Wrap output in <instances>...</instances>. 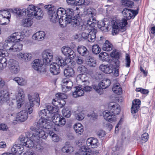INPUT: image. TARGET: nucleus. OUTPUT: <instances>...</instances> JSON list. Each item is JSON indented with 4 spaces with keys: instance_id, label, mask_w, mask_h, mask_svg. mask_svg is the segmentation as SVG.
Listing matches in <instances>:
<instances>
[{
    "instance_id": "1",
    "label": "nucleus",
    "mask_w": 155,
    "mask_h": 155,
    "mask_svg": "<svg viewBox=\"0 0 155 155\" xmlns=\"http://www.w3.org/2000/svg\"><path fill=\"white\" fill-rule=\"evenodd\" d=\"M53 117H41L39 119L38 122L35 123V126L37 125V128H43L49 130H48V133L52 132L53 131H58V126L56 125L55 123L53 122Z\"/></svg>"
},
{
    "instance_id": "5",
    "label": "nucleus",
    "mask_w": 155,
    "mask_h": 155,
    "mask_svg": "<svg viewBox=\"0 0 155 155\" xmlns=\"http://www.w3.org/2000/svg\"><path fill=\"white\" fill-rule=\"evenodd\" d=\"M66 64L62 57L59 56L56 58V62L51 64L50 66V71L53 75H57L60 72V66L63 67Z\"/></svg>"
},
{
    "instance_id": "13",
    "label": "nucleus",
    "mask_w": 155,
    "mask_h": 155,
    "mask_svg": "<svg viewBox=\"0 0 155 155\" xmlns=\"http://www.w3.org/2000/svg\"><path fill=\"white\" fill-rule=\"evenodd\" d=\"M7 11L10 12H11L15 14L16 16L20 17L23 16H26L28 17V8L27 9L23 8L22 9L19 8H15L13 9H9L8 10L7 9ZM10 16V15H9Z\"/></svg>"
},
{
    "instance_id": "36",
    "label": "nucleus",
    "mask_w": 155,
    "mask_h": 155,
    "mask_svg": "<svg viewBox=\"0 0 155 155\" xmlns=\"http://www.w3.org/2000/svg\"><path fill=\"white\" fill-rule=\"evenodd\" d=\"M122 14L124 15L126 19L123 18L122 19H125L127 21V20L130 19L133 17V13H132L131 10L127 8H124L122 11Z\"/></svg>"
},
{
    "instance_id": "48",
    "label": "nucleus",
    "mask_w": 155,
    "mask_h": 155,
    "mask_svg": "<svg viewBox=\"0 0 155 155\" xmlns=\"http://www.w3.org/2000/svg\"><path fill=\"white\" fill-rule=\"evenodd\" d=\"M59 19V23L60 24V26L62 28H64L68 24L70 23V20H68V18L67 17H65V19L64 20L62 18H60Z\"/></svg>"
},
{
    "instance_id": "59",
    "label": "nucleus",
    "mask_w": 155,
    "mask_h": 155,
    "mask_svg": "<svg viewBox=\"0 0 155 155\" xmlns=\"http://www.w3.org/2000/svg\"><path fill=\"white\" fill-rule=\"evenodd\" d=\"M28 117H16L15 119L14 120L13 123L16 124L17 122H20L25 121L27 119Z\"/></svg>"
},
{
    "instance_id": "8",
    "label": "nucleus",
    "mask_w": 155,
    "mask_h": 155,
    "mask_svg": "<svg viewBox=\"0 0 155 155\" xmlns=\"http://www.w3.org/2000/svg\"><path fill=\"white\" fill-rule=\"evenodd\" d=\"M55 96L57 98L53 99L52 103L57 108H61L65 104V101L63 99H65L66 97L61 93H57Z\"/></svg>"
},
{
    "instance_id": "56",
    "label": "nucleus",
    "mask_w": 155,
    "mask_h": 155,
    "mask_svg": "<svg viewBox=\"0 0 155 155\" xmlns=\"http://www.w3.org/2000/svg\"><path fill=\"white\" fill-rule=\"evenodd\" d=\"M93 88L99 94H103L104 88L99 84L98 85H94Z\"/></svg>"
},
{
    "instance_id": "55",
    "label": "nucleus",
    "mask_w": 155,
    "mask_h": 155,
    "mask_svg": "<svg viewBox=\"0 0 155 155\" xmlns=\"http://www.w3.org/2000/svg\"><path fill=\"white\" fill-rule=\"evenodd\" d=\"M92 52L95 54H98L101 51V48L97 44L93 45L92 47Z\"/></svg>"
},
{
    "instance_id": "63",
    "label": "nucleus",
    "mask_w": 155,
    "mask_h": 155,
    "mask_svg": "<svg viewBox=\"0 0 155 155\" xmlns=\"http://www.w3.org/2000/svg\"><path fill=\"white\" fill-rule=\"evenodd\" d=\"M136 91L137 92H140L142 94H148L149 91L148 90L144 89L142 88H137L136 89Z\"/></svg>"
},
{
    "instance_id": "34",
    "label": "nucleus",
    "mask_w": 155,
    "mask_h": 155,
    "mask_svg": "<svg viewBox=\"0 0 155 155\" xmlns=\"http://www.w3.org/2000/svg\"><path fill=\"white\" fill-rule=\"evenodd\" d=\"M13 42L9 37L8 39L5 41V42L3 45V48L6 50L11 52L12 47V42Z\"/></svg>"
},
{
    "instance_id": "10",
    "label": "nucleus",
    "mask_w": 155,
    "mask_h": 155,
    "mask_svg": "<svg viewBox=\"0 0 155 155\" xmlns=\"http://www.w3.org/2000/svg\"><path fill=\"white\" fill-rule=\"evenodd\" d=\"M44 62L41 59H36L34 60L31 63L32 68L39 73H44L45 69L43 66Z\"/></svg>"
},
{
    "instance_id": "35",
    "label": "nucleus",
    "mask_w": 155,
    "mask_h": 155,
    "mask_svg": "<svg viewBox=\"0 0 155 155\" xmlns=\"http://www.w3.org/2000/svg\"><path fill=\"white\" fill-rule=\"evenodd\" d=\"M13 42L9 37L8 39L5 41V42L3 45V48L6 50L11 52L12 47V42Z\"/></svg>"
},
{
    "instance_id": "15",
    "label": "nucleus",
    "mask_w": 155,
    "mask_h": 155,
    "mask_svg": "<svg viewBox=\"0 0 155 155\" xmlns=\"http://www.w3.org/2000/svg\"><path fill=\"white\" fill-rule=\"evenodd\" d=\"M62 90L63 92H66L69 91L72 87L73 83L69 79L65 78L62 81Z\"/></svg>"
},
{
    "instance_id": "42",
    "label": "nucleus",
    "mask_w": 155,
    "mask_h": 155,
    "mask_svg": "<svg viewBox=\"0 0 155 155\" xmlns=\"http://www.w3.org/2000/svg\"><path fill=\"white\" fill-rule=\"evenodd\" d=\"M112 90L115 94L118 95H120L122 93V88L118 83H116L113 85Z\"/></svg>"
},
{
    "instance_id": "26",
    "label": "nucleus",
    "mask_w": 155,
    "mask_h": 155,
    "mask_svg": "<svg viewBox=\"0 0 155 155\" xmlns=\"http://www.w3.org/2000/svg\"><path fill=\"white\" fill-rule=\"evenodd\" d=\"M91 31L89 32L88 35L87 39L88 41L91 42H93L95 40L96 36V34L97 32L96 28L94 27L91 29H90Z\"/></svg>"
},
{
    "instance_id": "21",
    "label": "nucleus",
    "mask_w": 155,
    "mask_h": 155,
    "mask_svg": "<svg viewBox=\"0 0 155 155\" xmlns=\"http://www.w3.org/2000/svg\"><path fill=\"white\" fill-rule=\"evenodd\" d=\"M86 143L88 147H89L92 148H96L98 146V140L96 138L90 137L87 139Z\"/></svg>"
},
{
    "instance_id": "60",
    "label": "nucleus",
    "mask_w": 155,
    "mask_h": 155,
    "mask_svg": "<svg viewBox=\"0 0 155 155\" xmlns=\"http://www.w3.org/2000/svg\"><path fill=\"white\" fill-rule=\"evenodd\" d=\"M89 85H86V84H80L79 85L82 87L83 90L86 92L89 91H91L92 88L90 86H88Z\"/></svg>"
},
{
    "instance_id": "54",
    "label": "nucleus",
    "mask_w": 155,
    "mask_h": 155,
    "mask_svg": "<svg viewBox=\"0 0 155 155\" xmlns=\"http://www.w3.org/2000/svg\"><path fill=\"white\" fill-rule=\"evenodd\" d=\"M120 53L116 50H114L110 54V56L112 58H115L114 62L116 60H118V59L120 57Z\"/></svg>"
},
{
    "instance_id": "4",
    "label": "nucleus",
    "mask_w": 155,
    "mask_h": 155,
    "mask_svg": "<svg viewBox=\"0 0 155 155\" xmlns=\"http://www.w3.org/2000/svg\"><path fill=\"white\" fill-rule=\"evenodd\" d=\"M108 110H105L100 113V116H115L118 115L120 111V107L117 103L111 102L108 105Z\"/></svg>"
},
{
    "instance_id": "44",
    "label": "nucleus",
    "mask_w": 155,
    "mask_h": 155,
    "mask_svg": "<svg viewBox=\"0 0 155 155\" xmlns=\"http://www.w3.org/2000/svg\"><path fill=\"white\" fill-rule=\"evenodd\" d=\"M70 23L71 25L74 27H76L77 26L80 25V17H74L71 19V18H69Z\"/></svg>"
},
{
    "instance_id": "49",
    "label": "nucleus",
    "mask_w": 155,
    "mask_h": 155,
    "mask_svg": "<svg viewBox=\"0 0 155 155\" xmlns=\"http://www.w3.org/2000/svg\"><path fill=\"white\" fill-rule=\"evenodd\" d=\"M96 20H95V18L93 17H90V18L87 20V26H89L91 28L94 27L96 24Z\"/></svg>"
},
{
    "instance_id": "32",
    "label": "nucleus",
    "mask_w": 155,
    "mask_h": 155,
    "mask_svg": "<svg viewBox=\"0 0 155 155\" xmlns=\"http://www.w3.org/2000/svg\"><path fill=\"white\" fill-rule=\"evenodd\" d=\"M120 65V61L119 60H116L113 62V71L114 70V74L115 77L119 75V68Z\"/></svg>"
},
{
    "instance_id": "25",
    "label": "nucleus",
    "mask_w": 155,
    "mask_h": 155,
    "mask_svg": "<svg viewBox=\"0 0 155 155\" xmlns=\"http://www.w3.org/2000/svg\"><path fill=\"white\" fill-rule=\"evenodd\" d=\"M9 99V94L7 90H2L0 91V101L1 102H7Z\"/></svg>"
},
{
    "instance_id": "45",
    "label": "nucleus",
    "mask_w": 155,
    "mask_h": 155,
    "mask_svg": "<svg viewBox=\"0 0 155 155\" xmlns=\"http://www.w3.org/2000/svg\"><path fill=\"white\" fill-rule=\"evenodd\" d=\"M74 72L73 69L71 68H67L64 71V75L66 77H70L74 75Z\"/></svg>"
},
{
    "instance_id": "23",
    "label": "nucleus",
    "mask_w": 155,
    "mask_h": 155,
    "mask_svg": "<svg viewBox=\"0 0 155 155\" xmlns=\"http://www.w3.org/2000/svg\"><path fill=\"white\" fill-rule=\"evenodd\" d=\"M45 35L46 34L45 32L40 31L34 34L32 38V39L34 40L40 41L44 40Z\"/></svg>"
},
{
    "instance_id": "27",
    "label": "nucleus",
    "mask_w": 155,
    "mask_h": 155,
    "mask_svg": "<svg viewBox=\"0 0 155 155\" xmlns=\"http://www.w3.org/2000/svg\"><path fill=\"white\" fill-rule=\"evenodd\" d=\"M67 3L69 5H81L83 4L88 5L89 3L85 2V0H66Z\"/></svg>"
},
{
    "instance_id": "30",
    "label": "nucleus",
    "mask_w": 155,
    "mask_h": 155,
    "mask_svg": "<svg viewBox=\"0 0 155 155\" xmlns=\"http://www.w3.org/2000/svg\"><path fill=\"white\" fill-rule=\"evenodd\" d=\"M22 44L21 42L13 41L12 42L11 52L20 51L22 49Z\"/></svg>"
},
{
    "instance_id": "53",
    "label": "nucleus",
    "mask_w": 155,
    "mask_h": 155,
    "mask_svg": "<svg viewBox=\"0 0 155 155\" xmlns=\"http://www.w3.org/2000/svg\"><path fill=\"white\" fill-rule=\"evenodd\" d=\"M88 33H87L85 32H83L81 34H79V35H76L75 37L76 39L79 38V39H81V40L82 39H86L87 38L88 35Z\"/></svg>"
},
{
    "instance_id": "58",
    "label": "nucleus",
    "mask_w": 155,
    "mask_h": 155,
    "mask_svg": "<svg viewBox=\"0 0 155 155\" xmlns=\"http://www.w3.org/2000/svg\"><path fill=\"white\" fill-rule=\"evenodd\" d=\"M87 71V68L84 65H80L77 68V71L81 74H84L86 73Z\"/></svg>"
},
{
    "instance_id": "7",
    "label": "nucleus",
    "mask_w": 155,
    "mask_h": 155,
    "mask_svg": "<svg viewBox=\"0 0 155 155\" xmlns=\"http://www.w3.org/2000/svg\"><path fill=\"white\" fill-rule=\"evenodd\" d=\"M28 17L33 18L34 17L38 19H41L43 15L42 10L40 8L31 5L28 7Z\"/></svg>"
},
{
    "instance_id": "3",
    "label": "nucleus",
    "mask_w": 155,
    "mask_h": 155,
    "mask_svg": "<svg viewBox=\"0 0 155 155\" xmlns=\"http://www.w3.org/2000/svg\"><path fill=\"white\" fill-rule=\"evenodd\" d=\"M28 97L29 102L26 105V107L28 108V111L22 110L17 114V116H28V113L30 114L32 113L33 110L32 107L34 106L35 102L38 103V104H39L40 100L38 93H35L33 94H28Z\"/></svg>"
},
{
    "instance_id": "62",
    "label": "nucleus",
    "mask_w": 155,
    "mask_h": 155,
    "mask_svg": "<svg viewBox=\"0 0 155 155\" xmlns=\"http://www.w3.org/2000/svg\"><path fill=\"white\" fill-rule=\"evenodd\" d=\"M66 11V16H68V18L69 19L71 18L73 15V11L72 9L68 8L67 10H65Z\"/></svg>"
},
{
    "instance_id": "47",
    "label": "nucleus",
    "mask_w": 155,
    "mask_h": 155,
    "mask_svg": "<svg viewBox=\"0 0 155 155\" xmlns=\"http://www.w3.org/2000/svg\"><path fill=\"white\" fill-rule=\"evenodd\" d=\"M110 80L106 78L102 80L99 84L101 86L102 88L106 89L110 85Z\"/></svg>"
},
{
    "instance_id": "16",
    "label": "nucleus",
    "mask_w": 155,
    "mask_h": 155,
    "mask_svg": "<svg viewBox=\"0 0 155 155\" xmlns=\"http://www.w3.org/2000/svg\"><path fill=\"white\" fill-rule=\"evenodd\" d=\"M62 53L65 56L71 58H74L75 54L73 51L70 47L64 46L61 49Z\"/></svg>"
},
{
    "instance_id": "61",
    "label": "nucleus",
    "mask_w": 155,
    "mask_h": 155,
    "mask_svg": "<svg viewBox=\"0 0 155 155\" xmlns=\"http://www.w3.org/2000/svg\"><path fill=\"white\" fill-rule=\"evenodd\" d=\"M123 5L126 6L131 7L134 5L133 2L127 0H124L122 1Z\"/></svg>"
},
{
    "instance_id": "29",
    "label": "nucleus",
    "mask_w": 155,
    "mask_h": 155,
    "mask_svg": "<svg viewBox=\"0 0 155 155\" xmlns=\"http://www.w3.org/2000/svg\"><path fill=\"white\" fill-rule=\"evenodd\" d=\"M77 50L79 54L83 56L87 57L89 55L88 50L84 46L78 47Z\"/></svg>"
},
{
    "instance_id": "11",
    "label": "nucleus",
    "mask_w": 155,
    "mask_h": 155,
    "mask_svg": "<svg viewBox=\"0 0 155 155\" xmlns=\"http://www.w3.org/2000/svg\"><path fill=\"white\" fill-rule=\"evenodd\" d=\"M8 67L10 71L13 74H17L20 71L19 63L16 60L11 59L8 62Z\"/></svg>"
},
{
    "instance_id": "14",
    "label": "nucleus",
    "mask_w": 155,
    "mask_h": 155,
    "mask_svg": "<svg viewBox=\"0 0 155 155\" xmlns=\"http://www.w3.org/2000/svg\"><path fill=\"white\" fill-rule=\"evenodd\" d=\"M42 56L43 62L46 64L50 63L52 60L53 53L51 51L47 50L43 51Z\"/></svg>"
},
{
    "instance_id": "28",
    "label": "nucleus",
    "mask_w": 155,
    "mask_h": 155,
    "mask_svg": "<svg viewBox=\"0 0 155 155\" xmlns=\"http://www.w3.org/2000/svg\"><path fill=\"white\" fill-rule=\"evenodd\" d=\"M4 54V51L0 49V70H2L5 68L7 64L6 59L2 57Z\"/></svg>"
},
{
    "instance_id": "31",
    "label": "nucleus",
    "mask_w": 155,
    "mask_h": 155,
    "mask_svg": "<svg viewBox=\"0 0 155 155\" xmlns=\"http://www.w3.org/2000/svg\"><path fill=\"white\" fill-rule=\"evenodd\" d=\"M91 150L87 146H82L79 151L77 152L74 155H88V152H90ZM90 154H89L88 155Z\"/></svg>"
},
{
    "instance_id": "57",
    "label": "nucleus",
    "mask_w": 155,
    "mask_h": 155,
    "mask_svg": "<svg viewBox=\"0 0 155 155\" xmlns=\"http://www.w3.org/2000/svg\"><path fill=\"white\" fill-rule=\"evenodd\" d=\"M49 136L51 137L52 140L55 142H58L59 140V137L56 134H54L52 132H49Z\"/></svg>"
},
{
    "instance_id": "20",
    "label": "nucleus",
    "mask_w": 155,
    "mask_h": 155,
    "mask_svg": "<svg viewBox=\"0 0 155 155\" xmlns=\"http://www.w3.org/2000/svg\"><path fill=\"white\" fill-rule=\"evenodd\" d=\"M113 63L107 65H101L99 67V69L105 74H110L113 72Z\"/></svg>"
},
{
    "instance_id": "50",
    "label": "nucleus",
    "mask_w": 155,
    "mask_h": 155,
    "mask_svg": "<svg viewBox=\"0 0 155 155\" xmlns=\"http://www.w3.org/2000/svg\"><path fill=\"white\" fill-rule=\"evenodd\" d=\"M84 14L89 17H93V16L96 14L95 10L92 8H88L86 11H84Z\"/></svg>"
},
{
    "instance_id": "33",
    "label": "nucleus",
    "mask_w": 155,
    "mask_h": 155,
    "mask_svg": "<svg viewBox=\"0 0 155 155\" xmlns=\"http://www.w3.org/2000/svg\"><path fill=\"white\" fill-rule=\"evenodd\" d=\"M53 117V122H54L58 127L59 126L64 125L65 124L66 120L64 117Z\"/></svg>"
},
{
    "instance_id": "40",
    "label": "nucleus",
    "mask_w": 155,
    "mask_h": 155,
    "mask_svg": "<svg viewBox=\"0 0 155 155\" xmlns=\"http://www.w3.org/2000/svg\"><path fill=\"white\" fill-rule=\"evenodd\" d=\"M61 151L64 153H70L74 151V148L70 144L66 143L62 148Z\"/></svg>"
},
{
    "instance_id": "6",
    "label": "nucleus",
    "mask_w": 155,
    "mask_h": 155,
    "mask_svg": "<svg viewBox=\"0 0 155 155\" xmlns=\"http://www.w3.org/2000/svg\"><path fill=\"white\" fill-rule=\"evenodd\" d=\"M127 22L125 19H122L119 21H112V33L113 35L118 34L119 32H123L125 29L124 27L127 24Z\"/></svg>"
},
{
    "instance_id": "46",
    "label": "nucleus",
    "mask_w": 155,
    "mask_h": 155,
    "mask_svg": "<svg viewBox=\"0 0 155 155\" xmlns=\"http://www.w3.org/2000/svg\"><path fill=\"white\" fill-rule=\"evenodd\" d=\"M113 47V45L108 40H106L103 45L102 49L105 51H110L112 50Z\"/></svg>"
},
{
    "instance_id": "52",
    "label": "nucleus",
    "mask_w": 155,
    "mask_h": 155,
    "mask_svg": "<svg viewBox=\"0 0 155 155\" xmlns=\"http://www.w3.org/2000/svg\"><path fill=\"white\" fill-rule=\"evenodd\" d=\"M33 21L30 18H26L23 20V25L25 27H29L33 24Z\"/></svg>"
},
{
    "instance_id": "2",
    "label": "nucleus",
    "mask_w": 155,
    "mask_h": 155,
    "mask_svg": "<svg viewBox=\"0 0 155 155\" xmlns=\"http://www.w3.org/2000/svg\"><path fill=\"white\" fill-rule=\"evenodd\" d=\"M45 8L48 10V14L51 21L55 23L58 18H62L65 15V10L63 8H60L57 10L51 5L45 6Z\"/></svg>"
},
{
    "instance_id": "22",
    "label": "nucleus",
    "mask_w": 155,
    "mask_h": 155,
    "mask_svg": "<svg viewBox=\"0 0 155 155\" xmlns=\"http://www.w3.org/2000/svg\"><path fill=\"white\" fill-rule=\"evenodd\" d=\"M87 77L84 74H81L78 75L76 77V80L79 84H86V85H89V82L87 80Z\"/></svg>"
},
{
    "instance_id": "39",
    "label": "nucleus",
    "mask_w": 155,
    "mask_h": 155,
    "mask_svg": "<svg viewBox=\"0 0 155 155\" xmlns=\"http://www.w3.org/2000/svg\"><path fill=\"white\" fill-rule=\"evenodd\" d=\"M18 57L24 61H30L32 58V55L31 53L22 54L19 53L18 54Z\"/></svg>"
},
{
    "instance_id": "17",
    "label": "nucleus",
    "mask_w": 155,
    "mask_h": 155,
    "mask_svg": "<svg viewBox=\"0 0 155 155\" xmlns=\"http://www.w3.org/2000/svg\"><path fill=\"white\" fill-rule=\"evenodd\" d=\"M47 112L50 116H59L60 115L59 114L58 109L56 107H54L49 104L46 105Z\"/></svg>"
},
{
    "instance_id": "18",
    "label": "nucleus",
    "mask_w": 155,
    "mask_h": 155,
    "mask_svg": "<svg viewBox=\"0 0 155 155\" xmlns=\"http://www.w3.org/2000/svg\"><path fill=\"white\" fill-rule=\"evenodd\" d=\"M24 97V92L22 89L18 91L17 96L16 97V99L17 102L18 108H19L23 104V98Z\"/></svg>"
},
{
    "instance_id": "38",
    "label": "nucleus",
    "mask_w": 155,
    "mask_h": 155,
    "mask_svg": "<svg viewBox=\"0 0 155 155\" xmlns=\"http://www.w3.org/2000/svg\"><path fill=\"white\" fill-rule=\"evenodd\" d=\"M76 90L73 94V96L74 97L83 96L84 94V91L83 88L81 86H77L75 87Z\"/></svg>"
},
{
    "instance_id": "37",
    "label": "nucleus",
    "mask_w": 155,
    "mask_h": 155,
    "mask_svg": "<svg viewBox=\"0 0 155 155\" xmlns=\"http://www.w3.org/2000/svg\"><path fill=\"white\" fill-rule=\"evenodd\" d=\"M7 9L6 10L0 11V24H4L3 22V20L4 18H6L8 20H9L10 17L8 16L10 15V13L7 11Z\"/></svg>"
},
{
    "instance_id": "19",
    "label": "nucleus",
    "mask_w": 155,
    "mask_h": 155,
    "mask_svg": "<svg viewBox=\"0 0 155 155\" xmlns=\"http://www.w3.org/2000/svg\"><path fill=\"white\" fill-rule=\"evenodd\" d=\"M12 153L21 155L24 151V148L22 143L14 145L11 149Z\"/></svg>"
},
{
    "instance_id": "24",
    "label": "nucleus",
    "mask_w": 155,
    "mask_h": 155,
    "mask_svg": "<svg viewBox=\"0 0 155 155\" xmlns=\"http://www.w3.org/2000/svg\"><path fill=\"white\" fill-rule=\"evenodd\" d=\"M9 37L13 41L18 42L23 40L24 36L21 33L17 32L12 34Z\"/></svg>"
},
{
    "instance_id": "41",
    "label": "nucleus",
    "mask_w": 155,
    "mask_h": 155,
    "mask_svg": "<svg viewBox=\"0 0 155 155\" xmlns=\"http://www.w3.org/2000/svg\"><path fill=\"white\" fill-rule=\"evenodd\" d=\"M87 57L86 60V63L90 67H95L96 65L95 60L92 57L89 55Z\"/></svg>"
},
{
    "instance_id": "9",
    "label": "nucleus",
    "mask_w": 155,
    "mask_h": 155,
    "mask_svg": "<svg viewBox=\"0 0 155 155\" xmlns=\"http://www.w3.org/2000/svg\"><path fill=\"white\" fill-rule=\"evenodd\" d=\"M36 127H35V130L36 129H37V126L36 125ZM39 127L38 130L36 131L35 133H32V136L31 137V139L34 140V141H35L36 143H38L39 142V138H42L44 139H45L48 136V133H46L44 130H42L41 129L39 128Z\"/></svg>"
},
{
    "instance_id": "64",
    "label": "nucleus",
    "mask_w": 155,
    "mask_h": 155,
    "mask_svg": "<svg viewBox=\"0 0 155 155\" xmlns=\"http://www.w3.org/2000/svg\"><path fill=\"white\" fill-rule=\"evenodd\" d=\"M62 112L63 116H70L71 115V111L65 109H63L62 111Z\"/></svg>"
},
{
    "instance_id": "43",
    "label": "nucleus",
    "mask_w": 155,
    "mask_h": 155,
    "mask_svg": "<svg viewBox=\"0 0 155 155\" xmlns=\"http://www.w3.org/2000/svg\"><path fill=\"white\" fill-rule=\"evenodd\" d=\"M74 128L77 134L81 135L84 131L83 127L80 123L76 124L74 126Z\"/></svg>"
},
{
    "instance_id": "12",
    "label": "nucleus",
    "mask_w": 155,
    "mask_h": 155,
    "mask_svg": "<svg viewBox=\"0 0 155 155\" xmlns=\"http://www.w3.org/2000/svg\"><path fill=\"white\" fill-rule=\"evenodd\" d=\"M31 134H29V139L23 136H20L19 139L20 140L21 143L22 144L23 146H25L29 148H32L34 146L35 143L34 142H35V141L31 138V137L32 136Z\"/></svg>"
},
{
    "instance_id": "51",
    "label": "nucleus",
    "mask_w": 155,
    "mask_h": 155,
    "mask_svg": "<svg viewBox=\"0 0 155 155\" xmlns=\"http://www.w3.org/2000/svg\"><path fill=\"white\" fill-rule=\"evenodd\" d=\"M13 80L20 85H24L26 83V81L21 78L15 77L13 79Z\"/></svg>"
}]
</instances>
